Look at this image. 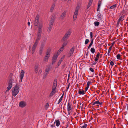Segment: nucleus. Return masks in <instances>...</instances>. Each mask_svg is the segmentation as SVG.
<instances>
[{"mask_svg":"<svg viewBox=\"0 0 128 128\" xmlns=\"http://www.w3.org/2000/svg\"><path fill=\"white\" fill-rule=\"evenodd\" d=\"M24 72L23 70H21V72L20 73V78L21 82H22V78L24 77Z\"/></svg>","mask_w":128,"mask_h":128,"instance_id":"obj_10","label":"nucleus"},{"mask_svg":"<svg viewBox=\"0 0 128 128\" xmlns=\"http://www.w3.org/2000/svg\"><path fill=\"white\" fill-rule=\"evenodd\" d=\"M68 114L70 115V110H68Z\"/></svg>","mask_w":128,"mask_h":128,"instance_id":"obj_61","label":"nucleus"},{"mask_svg":"<svg viewBox=\"0 0 128 128\" xmlns=\"http://www.w3.org/2000/svg\"><path fill=\"white\" fill-rule=\"evenodd\" d=\"M41 34L37 33V37L36 40V42H38V41L40 40Z\"/></svg>","mask_w":128,"mask_h":128,"instance_id":"obj_15","label":"nucleus"},{"mask_svg":"<svg viewBox=\"0 0 128 128\" xmlns=\"http://www.w3.org/2000/svg\"><path fill=\"white\" fill-rule=\"evenodd\" d=\"M102 2L101 1H99L98 2V4L100 5H101Z\"/></svg>","mask_w":128,"mask_h":128,"instance_id":"obj_58","label":"nucleus"},{"mask_svg":"<svg viewBox=\"0 0 128 128\" xmlns=\"http://www.w3.org/2000/svg\"><path fill=\"white\" fill-rule=\"evenodd\" d=\"M120 20L119 21V20H118V22H117V24H116V25H117V26H118V25L119 24V23H120Z\"/></svg>","mask_w":128,"mask_h":128,"instance_id":"obj_52","label":"nucleus"},{"mask_svg":"<svg viewBox=\"0 0 128 128\" xmlns=\"http://www.w3.org/2000/svg\"><path fill=\"white\" fill-rule=\"evenodd\" d=\"M46 42V40H43V41H42V43L43 44H44L45 42Z\"/></svg>","mask_w":128,"mask_h":128,"instance_id":"obj_53","label":"nucleus"},{"mask_svg":"<svg viewBox=\"0 0 128 128\" xmlns=\"http://www.w3.org/2000/svg\"><path fill=\"white\" fill-rule=\"evenodd\" d=\"M71 0H68L67 2V3L68 4H69Z\"/></svg>","mask_w":128,"mask_h":128,"instance_id":"obj_57","label":"nucleus"},{"mask_svg":"<svg viewBox=\"0 0 128 128\" xmlns=\"http://www.w3.org/2000/svg\"><path fill=\"white\" fill-rule=\"evenodd\" d=\"M58 53H55L53 55L52 60V64H53L56 61L58 57Z\"/></svg>","mask_w":128,"mask_h":128,"instance_id":"obj_5","label":"nucleus"},{"mask_svg":"<svg viewBox=\"0 0 128 128\" xmlns=\"http://www.w3.org/2000/svg\"><path fill=\"white\" fill-rule=\"evenodd\" d=\"M38 42H35L32 48V54H33L35 51L36 47L38 44Z\"/></svg>","mask_w":128,"mask_h":128,"instance_id":"obj_9","label":"nucleus"},{"mask_svg":"<svg viewBox=\"0 0 128 128\" xmlns=\"http://www.w3.org/2000/svg\"><path fill=\"white\" fill-rule=\"evenodd\" d=\"M19 105L20 107L23 108L25 107L26 106V104L24 102L22 101L19 103Z\"/></svg>","mask_w":128,"mask_h":128,"instance_id":"obj_11","label":"nucleus"},{"mask_svg":"<svg viewBox=\"0 0 128 128\" xmlns=\"http://www.w3.org/2000/svg\"><path fill=\"white\" fill-rule=\"evenodd\" d=\"M69 37V36L68 35L65 34L62 40V41L64 42V41H66L67 40Z\"/></svg>","mask_w":128,"mask_h":128,"instance_id":"obj_14","label":"nucleus"},{"mask_svg":"<svg viewBox=\"0 0 128 128\" xmlns=\"http://www.w3.org/2000/svg\"><path fill=\"white\" fill-rule=\"evenodd\" d=\"M56 3L55 2H54V4L52 5V6H51V8L50 9V11L52 12L53 10L54 7L55 6V4Z\"/></svg>","mask_w":128,"mask_h":128,"instance_id":"obj_20","label":"nucleus"},{"mask_svg":"<svg viewBox=\"0 0 128 128\" xmlns=\"http://www.w3.org/2000/svg\"><path fill=\"white\" fill-rule=\"evenodd\" d=\"M62 61L60 60H59L58 62V66H59L60 65V64L62 62Z\"/></svg>","mask_w":128,"mask_h":128,"instance_id":"obj_47","label":"nucleus"},{"mask_svg":"<svg viewBox=\"0 0 128 128\" xmlns=\"http://www.w3.org/2000/svg\"><path fill=\"white\" fill-rule=\"evenodd\" d=\"M64 47L62 46L60 48L59 50L58 51L57 53H58H58L60 52V53L61 52H60V51H61V52L63 50H64Z\"/></svg>","mask_w":128,"mask_h":128,"instance_id":"obj_27","label":"nucleus"},{"mask_svg":"<svg viewBox=\"0 0 128 128\" xmlns=\"http://www.w3.org/2000/svg\"><path fill=\"white\" fill-rule=\"evenodd\" d=\"M66 13V11H64L60 15V18H61L62 19H63L65 16Z\"/></svg>","mask_w":128,"mask_h":128,"instance_id":"obj_16","label":"nucleus"},{"mask_svg":"<svg viewBox=\"0 0 128 128\" xmlns=\"http://www.w3.org/2000/svg\"><path fill=\"white\" fill-rule=\"evenodd\" d=\"M64 42L62 45V46L64 47L65 46H66L67 44V42L66 41H64Z\"/></svg>","mask_w":128,"mask_h":128,"instance_id":"obj_30","label":"nucleus"},{"mask_svg":"<svg viewBox=\"0 0 128 128\" xmlns=\"http://www.w3.org/2000/svg\"><path fill=\"white\" fill-rule=\"evenodd\" d=\"M38 70V66L36 65L34 68V71L35 72L37 73Z\"/></svg>","mask_w":128,"mask_h":128,"instance_id":"obj_25","label":"nucleus"},{"mask_svg":"<svg viewBox=\"0 0 128 128\" xmlns=\"http://www.w3.org/2000/svg\"><path fill=\"white\" fill-rule=\"evenodd\" d=\"M120 54H118L116 56V57L117 59H120Z\"/></svg>","mask_w":128,"mask_h":128,"instance_id":"obj_44","label":"nucleus"},{"mask_svg":"<svg viewBox=\"0 0 128 128\" xmlns=\"http://www.w3.org/2000/svg\"><path fill=\"white\" fill-rule=\"evenodd\" d=\"M97 16L98 17V18L102 17V15L100 12L98 13V14L97 15Z\"/></svg>","mask_w":128,"mask_h":128,"instance_id":"obj_40","label":"nucleus"},{"mask_svg":"<svg viewBox=\"0 0 128 128\" xmlns=\"http://www.w3.org/2000/svg\"><path fill=\"white\" fill-rule=\"evenodd\" d=\"M98 20L100 21V22H104L103 19V18L102 17L100 18H98Z\"/></svg>","mask_w":128,"mask_h":128,"instance_id":"obj_38","label":"nucleus"},{"mask_svg":"<svg viewBox=\"0 0 128 128\" xmlns=\"http://www.w3.org/2000/svg\"><path fill=\"white\" fill-rule=\"evenodd\" d=\"M42 24H40L38 26V30L37 33L41 34L42 33Z\"/></svg>","mask_w":128,"mask_h":128,"instance_id":"obj_12","label":"nucleus"},{"mask_svg":"<svg viewBox=\"0 0 128 128\" xmlns=\"http://www.w3.org/2000/svg\"><path fill=\"white\" fill-rule=\"evenodd\" d=\"M55 94V92H52V91L50 94V96H53Z\"/></svg>","mask_w":128,"mask_h":128,"instance_id":"obj_41","label":"nucleus"},{"mask_svg":"<svg viewBox=\"0 0 128 128\" xmlns=\"http://www.w3.org/2000/svg\"><path fill=\"white\" fill-rule=\"evenodd\" d=\"M48 73L49 72H46V71H45L44 74H45V75H46L47 76V75L48 74Z\"/></svg>","mask_w":128,"mask_h":128,"instance_id":"obj_56","label":"nucleus"},{"mask_svg":"<svg viewBox=\"0 0 128 128\" xmlns=\"http://www.w3.org/2000/svg\"><path fill=\"white\" fill-rule=\"evenodd\" d=\"M14 80L12 78L9 80L8 82V86L7 87V90L6 91V92L11 88L12 86V83L14 82Z\"/></svg>","mask_w":128,"mask_h":128,"instance_id":"obj_4","label":"nucleus"},{"mask_svg":"<svg viewBox=\"0 0 128 128\" xmlns=\"http://www.w3.org/2000/svg\"><path fill=\"white\" fill-rule=\"evenodd\" d=\"M56 125L57 126H58L60 124V121L58 120H57L55 121Z\"/></svg>","mask_w":128,"mask_h":128,"instance_id":"obj_24","label":"nucleus"},{"mask_svg":"<svg viewBox=\"0 0 128 128\" xmlns=\"http://www.w3.org/2000/svg\"><path fill=\"white\" fill-rule=\"evenodd\" d=\"M67 110H70L72 109L71 106L69 102H68Z\"/></svg>","mask_w":128,"mask_h":128,"instance_id":"obj_18","label":"nucleus"},{"mask_svg":"<svg viewBox=\"0 0 128 128\" xmlns=\"http://www.w3.org/2000/svg\"><path fill=\"white\" fill-rule=\"evenodd\" d=\"M99 22H94V24L96 26H98L99 24Z\"/></svg>","mask_w":128,"mask_h":128,"instance_id":"obj_29","label":"nucleus"},{"mask_svg":"<svg viewBox=\"0 0 128 128\" xmlns=\"http://www.w3.org/2000/svg\"><path fill=\"white\" fill-rule=\"evenodd\" d=\"M57 79H55L53 82L52 88H56V87L57 85Z\"/></svg>","mask_w":128,"mask_h":128,"instance_id":"obj_13","label":"nucleus"},{"mask_svg":"<svg viewBox=\"0 0 128 128\" xmlns=\"http://www.w3.org/2000/svg\"><path fill=\"white\" fill-rule=\"evenodd\" d=\"M78 9L79 7L78 6H77L74 12L73 16V19L74 20H75L77 18L78 14Z\"/></svg>","mask_w":128,"mask_h":128,"instance_id":"obj_6","label":"nucleus"},{"mask_svg":"<svg viewBox=\"0 0 128 128\" xmlns=\"http://www.w3.org/2000/svg\"><path fill=\"white\" fill-rule=\"evenodd\" d=\"M65 56L64 55L62 57L61 59L60 60L62 62L63 61V60H64V59L65 57Z\"/></svg>","mask_w":128,"mask_h":128,"instance_id":"obj_45","label":"nucleus"},{"mask_svg":"<svg viewBox=\"0 0 128 128\" xmlns=\"http://www.w3.org/2000/svg\"><path fill=\"white\" fill-rule=\"evenodd\" d=\"M92 2V1L89 0L87 6V9H88V8L91 6Z\"/></svg>","mask_w":128,"mask_h":128,"instance_id":"obj_23","label":"nucleus"},{"mask_svg":"<svg viewBox=\"0 0 128 128\" xmlns=\"http://www.w3.org/2000/svg\"><path fill=\"white\" fill-rule=\"evenodd\" d=\"M19 88L20 86L16 84L12 88L13 90L12 91V96L14 97L16 96L19 92Z\"/></svg>","mask_w":128,"mask_h":128,"instance_id":"obj_1","label":"nucleus"},{"mask_svg":"<svg viewBox=\"0 0 128 128\" xmlns=\"http://www.w3.org/2000/svg\"><path fill=\"white\" fill-rule=\"evenodd\" d=\"M89 40L88 39H86L85 42V44H87L89 42Z\"/></svg>","mask_w":128,"mask_h":128,"instance_id":"obj_36","label":"nucleus"},{"mask_svg":"<svg viewBox=\"0 0 128 128\" xmlns=\"http://www.w3.org/2000/svg\"><path fill=\"white\" fill-rule=\"evenodd\" d=\"M50 68L48 67V68H46V69L45 71H46V72H49V71H50Z\"/></svg>","mask_w":128,"mask_h":128,"instance_id":"obj_39","label":"nucleus"},{"mask_svg":"<svg viewBox=\"0 0 128 128\" xmlns=\"http://www.w3.org/2000/svg\"><path fill=\"white\" fill-rule=\"evenodd\" d=\"M100 56V53L99 52H98L97 53V54L96 55V56L95 58L94 59L96 61H97L98 60V59L99 58V56Z\"/></svg>","mask_w":128,"mask_h":128,"instance_id":"obj_21","label":"nucleus"},{"mask_svg":"<svg viewBox=\"0 0 128 128\" xmlns=\"http://www.w3.org/2000/svg\"><path fill=\"white\" fill-rule=\"evenodd\" d=\"M63 96H62L60 98V99H59V100H58V104H59L60 103V102L62 101V98H63Z\"/></svg>","mask_w":128,"mask_h":128,"instance_id":"obj_31","label":"nucleus"},{"mask_svg":"<svg viewBox=\"0 0 128 128\" xmlns=\"http://www.w3.org/2000/svg\"><path fill=\"white\" fill-rule=\"evenodd\" d=\"M51 52L50 49L49 48L47 50L46 52V54L45 56L44 59V61L46 62H48V58L50 57V54Z\"/></svg>","mask_w":128,"mask_h":128,"instance_id":"obj_2","label":"nucleus"},{"mask_svg":"<svg viewBox=\"0 0 128 128\" xmlns=\"http://www.w3.org/2000/svg\"><path fill=\"white\" fill-rule=\"evenodd\" d=\"M89 87L88 86H87L85 88V90H84V92H86L87 90L88 89V88Z\"/></svg>","mask_w":128,"mask_h":128,"instance_id":"obj_50","label":"nucleus"},{"mask_svg":"<svg viewBox=\"0 0 128 128\" xmlns=\"http://www.w3.org/2000/svg\"><path fill=\"white\" fill-rule=\"evenodd\" d=\"M12 73H10V79L11 78H12Z\"/></svg>","mask_w":128,"mask_h":128,"instance_id":"obj_51","label":"nucleus"},{"mask_svg":"<svg viewBox=\"0 0 128 128\" xmlns=\"http://www.w3.org/2000/svg\"><path fill=\"white\" fill-rule=\"evenodd\" d=\"M49 105V103H47L46 104V105L45 106L47 108H48V106Z\"/></svg>","mask_w":128,"mask_h":128,"instance_id":"obj_54","label":"nucleus"},{"mask_svg":"<svg viewBox=\"0 0 128 128\" xmlns=\"http://www.w3.org/2000/svg\"><path fill=\"white\" fill-rule=\"evenodd\" d=\"M93 33L92 32H90V40H93Z\"/></svg>","mask_w":128,"mask_h":128,"instance_id":"obj_32","label":"nucleus"},{"mask_svg":"<svg viewBox=\"0 0 128 128\" xmlns=\"http://www.w3.org/2000/svg\"><path fill=\"white\" fill-rule=\"evenodd\" d=\"M91 42L90 43V44L88 46V49H89L90 48V47L91 46H92V44H93V40H91Z\"/></svg>","mask_w":128,"mask_h":128,"instance_id":"obj_28","label":"nucleus"},{"mask_svg":"<svg viewBox=\"0 0 128 128\" xmlns=\"http://www.w3.org/2000/svg\"><path fill=\"white\" fill-rule=\"evenodd\" d=\"M115 42H113L112 43V44L111 46H112V47L113 46Z\"/></svg>","mask_w":128,"mask_h":128,"instance_id":"obj_62","label":"nucleus"},{"mask_svg":"<svg viewBox=\"0 0 128 128\" xmlns=\"http://www.w3.org/2000/svg\"><path fill=\"white\" fill-rule=\"evenodd\" d=\"M56 88H53L52 90V91L53 92H55V93L56 92Z\"/></svg>","mask_w":128,"mask_h":128,"instance_id":"obj_42","label":"nucleus"},{"mask_svg":"<svg viewBox=\"0 0 128 128\" xmlns=\"http://www.w3.org/2000/svg\"><path fill=\"white\" fill-rule=\"evenodd\" d=\"M98 100L97 101H96L95 102H94L93 104H92V105H94L95 104H98Z\"/></svg>","mask_w":128,"mask_h":128,"instance_id":"obj_37","label":"nucleus"},{"mask_svg":"<svg viewBox=\"0 0 128 128\" xmlns=\"http://www.w3.org/2000/svg\"><path fill=\"white\" fill-rule=\"evenodd\" d=\"M95 49L93 48H91L90 49V51L92 53L94 54L95 52Z\"/></svg>","mask_w":128,"mask_h":128,"instance_id":"obj_34","label":"nucleus"},{"mask_svg":"<svg viewBox=\"0 0 128 128\" xmlns=\"http://www.w3.org/2000/svg\"><path fill=\"white\" fill-rule=\"evenodd\" d=\"M92 72H94V70L92 69V68H90L89 69Z\"/></svg>","mask_w":128,"mask_h":128,"instance_id":"obj_48","label":"nucleus"},{"mask_svg":"<svg viewBox=\"0 0 128 128\" xmlns=\"http://www.w3.org/2000/svg\"><path fill=\"white\" fill-rule=\"evenodd\" d=\"M124 16L123 15L122 16H120L118 20H119V21L120 20V21H122L123 20H124L123 18H124Z\"/></svg>","mask_w":128,"mask_h":128,"instance_id":"obj_26","label":"nucleus"},{"mask_svg":"<svg viewBox=\"0 0 128 128\" xmlns=\"http://www.w3.org/2000/svg\"><path fill=\"white\" fill-rule=\"evenodd\" d=\"M46 76H47L46 75H45V74H44L43 76V78H45L46 77Z\"/></svg>","mask_w":128,"mask_h":128,"instance_id":"obj_60","label":"nucleus"},{"mask_svg":"<svg viewBox=\"0 0 128 128\" xmlns=\"http://www.w3.org/2000/svg\"><path fill=\"white\" fill-rule=\"evenodd\" d=\"M112 46H111L109 48V49L108 50V56L109 55V53L110 52V51L112 49Z\"/></svg>","mask_w":128,"mask_h":128,"instance_id":"obj_35","label":"nucleus"},{"mask_svg":"<svg viewBox=\"0 0 128 128\" xmlns=\"http://www.w3.org/2000/svg\"><path fill=\"white\" fill-rule=\"evenodd\" d=\"M43 46H41L40 48L39 51V54L40 55H42V52L43 51Z\"/></svg>","mask_w":128,"mask_h":128,"instance_id":"obj_17","label":"nucleus"},{"mask_svg":"<svg viewBox=\"0 0 128 128\" xmlns=\"http://www.w3.org/2000/svg\"><path fill=\"white\" fill-rule=\"evenodd\" d=\"M97 62L96 61V62H94L92 64V65L93 66L95 65L96 63Z\"/></svg>","mask_w":128,"mask_h":128,"instance_id":"obj_59","label":"nucleus"},{"mask_svg":"<svg viewBox=\"0 0 128 128\" xmlns=\"http://www.w3.org/2000/svg\"><path fill=\"white\" fill-rule=\"evenodd\" d=\"M102 104V102H100L99 101H98V104H99L100 105H101Z\"/></svg>","mask_w":128,"mask_h":128,"instance_id":"obj_63","label":"nucleus"},{"mask_svg":"<svg viewBox=\"0 0 128 128\" xmlns=\"http://www.w3.org/2000/svg\"><path fill=\"white\" fill-rule=\"evenodd\" d=\"M28 25L29 26H30V22H28Z\"/></svg>","mask_w":128,"mask_h":128,"instance_id":"obj_64","label":"nucleus"},{"mask_svg":"<svg viewBox=\"0 0 128 128\" xmlns=\"http://www.w3.org/2000/svg\"><path fill=\"white\" fill-rule=\"evenodd\" d=\"M40 16L39 15L37 14L35 18L34 23V25L35 26H37L39 23V19Z\"/></svg>","mask_w":128,"mask_h":128,"instance_id":"obj_8","label":"nucleus"},{"mask_svg":"<svg viewBox=\"0 0 128 128\" xmlns=\"http://www.w3.org/2000/svg\"><path fill=\"white\" fill-rule=\"evenodd\" d=\"M71 33V30H68V31L66 32V33L65 34L66 35H68V36H70V35Z\"/></svg>","mask_w":128,"mask_h":128,"instance_id":"obj_22","label":"nucleus"},{"mask_svg":"<svg viewBox=\"0 0 128 128\" xmlns=\"http://www.w3.org/2000/svg\"><path fill=\"white\" fill-rule=\"evenodd\" d=\"M75 49L74 46L72 47L70 49V51L68 54V58L70 57L73 54Z\"/></svg>","mask_w":128,"mask_h":128,"instance_id":"obj_7","label":"nucleus"},{"mask_svg":"<svg viewBox=\"0 0 128 128\" xmlns=\"http://www.w3.org/2000/svg\"><path fill=\"white\" fill-rule=\"evenodd\" d=\"M110 64L111 66H112L114 64V63L112 61H111L110 62Z\"/></svg>","mask_w":128,"mask_h":128,"instance_id":"obj_49","label":"nucleus"},{"mask_svg":"<svg viewBox=\"0 0 128 128\" xmlns=\"http://www.w3.org/2000/svg\"><path fill=\"white\" fill-rule=\"evenodd\" d=\"M54 19L55 18L54 17H52L49 23V27L48 30V32H50L51 30V29L52 28L53 24L54 21Z\"/></svg>","mask_w":128,"mask_h":128,"instance_id":"obj_3","label":"nucleus"},{"mask_svg":"<svg viewBox=\"0 0 128 128\" xmlns=\"http://www.w3.org/2000/svg\"><path fill=\"white\" fill-rule=\"evenodd\" d=\"M54 123H55V122L54 123V124H52V125H51V127L52 128H53L55 126Z\"/></svg>","mask_w":128,"mask_h":128,"instance_id":"obj_55","label":"nucleus"},{"mask_svg":"<svg viewBox=\"0 0 128 128\" xmlns=\"http://www.w3.org/2000/svg\"><path fill=\"white\" fill-rule=\"evenodd\" d=\"M87 124H84V125L82 126L80 128H86L87 126Z\"/></svg>","mask_w":128,"mask_h":128,"instance_id":"obj_43","label":"nucleus"},{"mask_svg":"<svg viewBox=\"0 0 128 128\" xmlns=\"http://www.w3.org/2000/svg\"><path fill=\"white\" fill-rule=\"evenodd\" d=\"M92 82L90 81H88L87 82V86H88V87L89 86V85L90 84H91Z\"/></svg>","mask_w":128,"mask_h":128,"instance_id":"obj_46","label":"nucleus"},{"mask_svg":"<svg viewBox=\"0 0 128 128\" xmlns=\"http://www.w3.org/2000/svg\"><path fill=\"white\" fill-rule=\"evenodd\" d=\"M116 4H114V5L111 6L110 8H110L111 9H112L114 8H115L116 7Z\"/></svg>","mask_w":128,"mask_h":128,"instance_id":"obj_33","label":"nucleus"},{"mask_svg":"<svg viewBox=\"0 0 128 128\" xmlns=\"http://www.w3.org/2000/svg\"><path fill=\"white\" fill-rule=\"evenodd\" d=\"M78 94H85L84 91L83 90H81V89H79L78 90Z\"/></svg>","mask_w":128,"mask_h":128,"instance_id":"obj_19","label":"nucleus"}]
</instances>
